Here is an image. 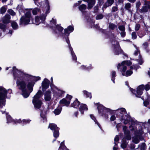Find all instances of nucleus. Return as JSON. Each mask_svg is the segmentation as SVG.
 <instances>
[{
	"label": "nucleus",
	"instance_id": "obj_35",
	"mask_svg": "<svg viewBox=\"0 0 150 150\" xmlns=\"http://www.w3.org/2000/svg\"><path fill=\"white\" fill-rule=\"evenodd\" d=\"M109 27L112 30H114L117 27V26L114 24L110 23L109 25Z\"/></svg>",
	"mask_w": 150,
	"mask_h": 150
},
{
	"label": "nucleus",
	"instance_id": "obj_29",
	"mask_svg": "<svg viewBox=\"0 0 150 150\" xmlns=\"http://www.w3.org/2000/svg\"><path fill=\"white\" fill-rule=\"evenodd\" d=\"M34 83L33 82H29L28 85V87L30 91V92L32 91L33 90V87L34 85Z\"/></svg>",
	"mask_w": 150,
	"mask_h": 150
},
{
	"label": "nucleus",
	"instance_id": "obj_12",
	"mask_svg": "<svg viewBox=\"0 0 150 150\" xmlns=\"http://www.w3.org/2000/svg\"><path fill=\"white\" fill-rule=\"evenodd\" d=\"M48 127H50L52 130H54L53 133V135L54 137L57 138L59 137V129L56 125L54 124H50Z\"/></svg>",
	"mask_w": 150,
	"mask_h": 150
},
{
	"label": "nucleus",
	"instance_id": "obj_58",
	"mask_svg": "<svg viewBox=\"0 0 150 150\" xmlns=\"http://www.w3.org/2000/svg\"><path fill=\"white\" fill-rule=\"evenodd\" d=\"M119 137L117 136H116L114 139V141L115 142H117L119 140Z\"/></svg>",
	"mask_w": 150,
	"mask_h": 150
},
{
	"label": "nucleus",
	"instance_id": "obj_22",
	"mask_svg": "<svg viewBox=\"0 0 150 150\" xmlns=\"http://www.w3.org/2000/svg\"><path fill=\"white\" fill-rule=\"evenodd\" d=\"M10 16L9 15H6L2 19L3 23L7 24L10 22Z\"/></svg>",
	"mask_w": 150,
	"mask_h": 150
},
{
	"label": "nucleus",
	"instance_id": "obj_64",
	"mask_svg": "<svg viewBox=\"0 0 150 150\" xmlns=\"http://www.w3.org/2000/svg\"><path fill=\"white\" fill-rule=\"evenodd\" d=\"M113 150H117V148L114 146L113 148Z\"/></svg>",
	"mask_w": 150,
	"mask_h": 150
},
{
	"label": "nucleus",
	"instance_id": "obj_55",
	"mask_svg": "<svg viewBox=\"0 0 150 150\" xmlns=\"http://www.w3.org/2000/svg\"><path fill=\"white\" fill-rule=\"evenodd\" d=\"M121 36L123 37H124L126 35V33L124 31H122L120 33Z\"/></svg>",
	"mask_w": 150,
	"mask_h": 150
},
{
	"label": "nucleus",
	"instance_id": "obj_34",
	"mask_svg": "<svg viewBox=\"0 0 150 150\" xmlns=\"http://www.w3.org/2000/svg\"><path fill=\"white\" fill-rule=\"evenodd\" d=\"M83 92L84 95H85L87 97H89L90 98H91V93H88L85 91H83Z\"/></svg>",
	"mask_w": 150,
	"mask_h": 150
},
{
	"label": "nucleus",
	"instance_id": "obj_40",
	"mask_svg": "<svg viewBox=\"0 0 150 150\" xmlns=\"http://www.w3.org/2000/svg\"><path fill=\"white\" fill-rule=\"evenodd\" d=\"M150 88V82H149L147 83V84L145 86H144V89L146 91L149 90Z\"/></svg>",
	"mask_w": 150,
	"mask_h": 150
},
{
	"label": "nucleus",
	"instance_id": "obj_44",
	"mask_svg": "<svg viewBox=\"0 0 150 150\" xmlns=\"http://www.w3.org/2000/svg\"><path fill=\"white\" fill-rule=\"evenodd\" d=\"M132 38L134 39H136L137 38V35L135 32H133L132 34Z\"/></svg>",
	"mask_w": 150,
	"mask_h": 150
},
{
	"label": "nucleus",
	"instance_id": "obj_60",
	"mask_svg": "<svg viewBox=\"0 0 150 150\" xmlns=\"http://www.w3.org/2000/svg\"><path fill=\"white\" fill-rule=\"evenodd\" d=\"M21 122V120L20 119L18 120H17L15 121V123H20V122Z\"/></svg>",
	"mask_w": 150,
	"mask_h": 150
},
{
	"label": "nucleus",
	"instance_id": "obj_13",
	"mask_svg": "<svg viewBox=\"0 0 150 150\" xmlns=\"http://www.w3.org/2000/svg\"><path fill=\"white\" fill-rule=\"evenodd\" d=\"M50 23L51 27H55L56 29L60 31H62L63 29V28L62 27L59 25H56V21L55 20L52 19Z\"/></svg>",
	"mask_w": 150,
	"mask_h": 150
},
{
	"label": "nucleus",
	"instance_id": "obj_7",
	"mask_svg": "<svg viewBox=\"0 0 150 150\" xmlns=\"http://www.w3.org/2000/svg\"><path fill=\"white\" fill-rule=\"evenodd\" d=\"M7 92L5 89L2 86H0V107L5 105V100L6 98Z\"/></svg>",
	"mask_w": 150,
	"mask_h": 150
},
{
	"label": "nucleus",
	"instance_id": "obj_61",
	"mask_svg": "<svg viewBox=\"0 0 150 150\" xmlns=\"http://www.w3.org/2000/svg\"><path fill=\"white\" fill-rule=\"evenodd\" d=\"M135 147V145L134 144L132 145L131 146V148L132 149H134Z\"/></svg>",
	"mask_w": 150,
	"mask_h": 150
},
{
	"label": "nucleus",
	"instance_id": "obj_10",
	"mask_svg": "<svg viewBox=\"0 0 150 150\" xmlns=\"http://www.w3.org/2000/svg\"><path fill=\"white\" fill-rule=\"evenodd\" d=\"M98 108L99 113H101L102 112H103V113L102 115L103 117L106 119L108 118V114L105 113V112L106 111H109V109L105 107L103 105H99L98 107Z\"/></svg>",
	"mask_w": 150,
	"mask_h": 150
},
{
	"label": "nucleus",
	"instance_id": "obj_9",
	"mask_svg": "<svg viewBox=\"0 0 150 150\" xmlns=\"http://www.w3.org/2000/svg\"><path fill=\"white\" fill-rule=\"evenodd\" d=\"M72 98V96L67 95L65 98H64L60 100L59 103L63 106L65 105L68 106L70 103V100Z\"/></svg>",
	"mask_w": 150,
	"mask_h": 150
},
{
	"label": "nucleus",
	"instance_id": "obj_36",
	"mask_svg": "<svg viewBox=\"0 0 150 150\" xmlns=\"http://www.w3.org/2000/svg\"><path fill=\"white\" fill-rule=\"evenodd\" d=\"M7 8L5 6H3L0 9V12L1 13H4L6 11Z\"/></svg>",
	"mask_w": 150,
	"mask_h": 150
},
{
	"label": "nucleus",
	"instance_id": "obj_18",
	"mask_svg": "<svg viewBox=\"0 0 150 150\" xmlns=\"http://www.w3.org/2000/svg\"><path fill=\"white\" fill-rule=\"evenodd\" d=\"M127 127L125 126L123 127V129L125 135L126 139L128 140H129L131 139V136L129 134V130L127 129Z\"/></svg>",
	"mask_w": 150,
	"mask_h": 150
},
{
	"label": "nucleus",
	"instance_id": "obj_48",
	"mask_svg": "<svg viewBox=\"0 0 150 150\" xmlns=\"http://www.w3.org/2000/svg\"><path fill=\"white\" fill-rule=\"evenodd\" d=\"M117 6L113 7L112 9V12H114L117 11Z\"/></svg>",
	"mask_w": 150,
	"mask_h": 150
},
{
	"label": "nucleus",
	"instance_id": "obj_15",
	"mask_svg": "<svg viewBox=\"0 0 150 150\" xmlns=\"http://www.w3.org/2000/svg\"><path fill=\"white\" fill-rule=\"evenodd\" d=\"M50 82L46 78L44 79L42 83V89L43 91L46 90L49 87Z\"/></svg>",
	"mask_w": 150,
	"mask_h": 150
},
{
	"label": "nucleus",
	"instance_id": "obj_8",
	"mask_svg": "<svg viewBox=\"0 0 150 150\" xmlns=\"http://www.w3.org/2000/svg\"><path fill=\"white\" fill-rule=\"evenodd\" d=\"M112 44L114 46L115 48V54L116 55H118L120 54H122L126 56L122 50L121 49L118 42L117 41H112Z\"/></svg>",
	"mask_w": 150,
	"mask_h": 150
},
{
	"label": "nucleus",
	"instance_id": "obj_41",
	"mask_svg": "<svg viewBox=\"0 0 150 150\" xmlns=\"http://www.w3.org/2000/svg\"><path fill=\"white\" fill-rule=\"evenodd\" d=\"M131 4L130 3H128L125 5V8L127 10H129L131 8Z\"/></svg>",
	"mask_w": 150,
	"mask_h": 150
},
{
	"label": "nucleus",
	"instance_id": "obj_51",
	"mask_svg": "<svg viewBox=\"0 0 150 150\" xmlns=\"http://www.w3.org/2000/svg\"><path fill=\"white\" fill-rule=\"evenodd\" d=\"M140 27V25H139L137 24L135 26V30L136 31L138 30Z\"/></svg>",
	"mask_w": 150,
	"mask_h": 150
},
{
	"label": "nucleus",
	"instance_id": "obj_39",
	"mask_svg": "<svg viewBox=\"0 0 150 150\" xmlns=\"http://www.w3.org/2000/svg\"><path fill=\"white\" fill-rule=\"evenodd\" d=\"M116 76V73L115 71H112V81L114 82V83H115L114 82V80H115V77Z\"/></svg>",
	"mask_w": 150,
	"mask_h": 150
},
{
	"label": "nucleus",
	"instance_id": "obj_26",
	"mask_svg": "<svg viewBox=\"0 0 150 150\" xmlns=\"http://www.w3.org/2000/svg\"><path fill=\"white\" fill-rule=\"evenodd\" d=\"M46 114V112L45 110H42L41 111L40 114L41 116L46 121H47V119L45 116Z\"/></svg>",
	"mask_w": 150,
	"mask_h": 150
},
{
	"label": "nucleus",
	"instance_id": "obj_52",
	"mask_svg": "<svg viewBox=\"0 0 150 150\" xmlns=\"http://www.w3.org/2000/svg\"><path fill=\"white\" fill-rule=\"evenodd\" d=\"M30 120H23L22 121V122H23V124H26L27 123H28L30 122Z\"/></svg>",
	"mask_w": 150,
	"mask_h": 150
},
{
	"label": "nucleus",
	"instance_id": "obj_3",
	"mask_svg": "<svg viewBox=\"0 0 150 150\" xmlns=\"http://www.w3.org/2000/svg\"><path fill=\"white\" fill-rule=\"evenodd\" d=\"M42 97V93L39 90L34 96L33 100V103L36 108H39L41 106L42 103L40 98Z\"/></svg>",
	"mask_w": 150,
	"mask_h": 150
},
{
	"label": "nucleus",
	"instance_id": "obj_54",
	"mask_svg": "<svg viewBox=\"0 0 150 150\" xmlns=\"http://www.w3.org/2000/svg\"><path fill=\"white\" fill-rule=\"evenodd\" d=\"M141 3L140 2H138L137 3L136 6L137 9H138L139 8V7Z\"/></svg>",
	"mask_w": 150,
	"mask_h": 150
},
{
	"label": "nucleus",
	"instance_id": "obj_27",
	"mask_svg": "<svg viewBox=\"0 0 150 150\" xmlns=\"http://www.w3.org/2000/svg\"><path fill=\"white\" fill-rule=\"evenodd\" d=\"M32 12L33 14L36 15L40 12V9L38 8H35L32 9Z\"/></svg>",
	"mask_w": 150,
	"mask_h": 150
},
{
	"label": "nucleus",
	"instance_id": "obj_4",
	"mask_svg": "<svg viewBox=\"0 0 150 150\" xmlns=\"http://www.w3.org/2000/svg\"><path fill=\"white\" fill-rule=\"evenodd\" d=\"M46 4V11L45 13L42 14L40 17L36 16L35 18V21L36 25H39L40 23L44 21L45 18V17L47 16V13L50 12L49 5L47 0H45Z\"/></svg>",
	"mask_w": 150,
	"mask_h": 150
},
{
	"label": "nucleus",
	"instance_id": "obj_11",
	"mask_svg": "<svg viewBox=\"0 0 150 150\" xmlns=\"http://www.w3.org/2000/svg\"><path fill=\"white\" fill-rule=\"evenodd\" d=\"M134 59L137 61L141 65L142 64L143 62L138 49H136V50L135 51L134 54Z\"/></svg>",
	"mask_w": 150,
	"mask_h": 150
},
{
	"label": "nucleus",
	"instance_id": "obj_2",
	"mask_svg": "<svg viewBox=\"0 0 150 150\" xmlns=\"http://www.w3.org/2000/svg\"><path fill=\"white\" fill-rule=\"evenodd\" d=\"M131 64V62L129 61H123L121 63L119 64L117 66L118 69H121L122 68L121 71L122 74L123 76H128L131 75L132 73V71L131 70L127 71L125 73V71L127 69L126 65L129 66Z\"/></svg>",
	"mask_w": 150,
	"mask_h": 150
},
{
	"label": "nucleus",
	"instance_id": "obj_47",
	"mask_svg": "<svg viewBox=\"0 0 150 150\" xmlns=\"http://www.w3.org/2000/svg\"><path fill=\"white\" fill-rule=\"evenodd\" d=\"M118 110L120 111V113H125L126 111L125 109L124 108H121L120 109H118Z\"/></svg>",
	"mask_w": 150,
	"mask_h": 150
},
{
	"label": "nucleus",
	"instance_id": "obj_25",
	"mask_svg": "<svg viewBox=\"0 0 150 150\" xmlns=\"http://www.w3.org/2000/svg\"><path fill=\"white\" fill-rule=\"evenodd\" d=\"M64 91L60 89H57L56 91L55 95L58 97H60L62 96V95L64 93Z\"/></svg>",
	"mask_w": 150,
	"mask_h": 150
},
{
	"label": "nucleus",
	"instance_id": "obj_28",
	"mask_svg": "<svg viewBox=\"0 0 150 150\" xmlns=\"http://www.w3.org/2000/svg\"><path fill=\"white\" fill-rule=\"evenodd\" d=\"M114 2V0H107V2L106 3L104 6L105 8L111 6Z\"/></svg>",
	"mask_w": 150,
	"mask_h": 150
},
{
	"label": "nucleus",
	"instance_id": "obj_37",
	"mask_svg": "<svg viewBox=\"0 0 150 150\" xmlns=\"http://www.w3.org/2000/svg\"><path fill=\"white\" fill-rule=\"evenodd\" d=\"M11 25L14 29H16L18 28V25L15 22H13L11 23Z\"/></svg>",
	"mask_w": 150,
	"mask_h": 150
},
{
	"label": "nucleus",
	"instance_id": "obj_53",
	"mask_svg": "<svg viewBox=\"0 0 150 150\" xmlns=\"http://www.w3.org/2000/svg\"><path fill=\"white\" fill-rule=\"evenodd\" d=\"M116 119L114 115H112L110 117V120L111 121H113L114 120Z\"/></svg>",
	"mask_w": 150,
	"mask_h": 150
},
{
	"label": "nucleus",
	"instance_id": "obj_6",
	"mask_svg": "<svg viewBox=\"0 0 150 150\" xmlns=\"http://www.w3.org/2000/svg\"><path fill=\"white\" fill-rule=\"evenodd\" d=\"M32 19L30 11H28L21 18L20 24L25 25L28 24L30 20Z\"/></svg>",
	"mask_w": 150,
	"mask_h": 150
},
{
	"label": "nucleus",
	"instance_id": "obj_56",
	"mask_svg": "<svg viewBox=\"0 0 150 150\" xmlns=\"http://www.w3.org/2000/svg\"><path fill=\"white\" fill-rule=\"evenodd\" d=\"M143 46L144 48H146L147 47V46H148V43L146 42L144 43L143 45Z\"/></svg>",
	"mask_w": 150,
	"mask_h": 150
},
{
	"label": "nucleus",
	"instance_id": "obj_57",
	"mask_svg": "<svg viewBox=\"0 0 150 150\" xmlns=\"http://www.w3.org/2000/svg\"><path fill=\"white\" fill-rule=\"evenodd\" d=\"M144 104L145 106H147L149 104V103L147 101H145L144 102Z\"/></svg>",
	"mask_w": 150,
	"mask_h": 150
},
{
	"label": "nucleus",
	"instance_id": "obj_42",
	"mask_svg": "<svg viewBox=\"0 0 150 150\" xmlns=\"http://www.w3.org/2000/svg\"><path fill=\"white\" fill-rule=\"evenodd\" d=\"M103 15L102 14H100L98 15L96 17L97 20H99L102 19L103 18Z\"/></svg>",
	"mask_w": 150,
	"mask_h": 150
},
{
	"label": "nucleus",
	"instance_id": "obj_16",
	"mask_svg": "<svg viewBox=\"0 0 150 150\" xmlns=\"http://www.w3.org/2000/svg\"><path fill=\"white\" fill-rule=\"evenodd\" d=\"M66 40L68 44L69 47L70 51H71V54L72 56L73 59L74 60H76L77 59L75 55V54L74 53V52L73 51L72 47L71 46V45L69 42V39L68 38L66 39Z\"/></svg>",
	"mask_w": 150,
	"mask_h": 150
},
{
	"label": "nucleus",
	"instance_id": "obj_1",
	"mask_svg": "<svg viewBox=\"0 0 150 150\" xmlns=\"http://www.w3.org/2000/svg\"><path fill=\"white\" fill-rule=\"evenodd\" d=\"M13 74L15 79H17L16 83L19 88L21 90L22 95L24 98H27L29 93L26 92V84L24 81L22 80L24 75L23 73L18 70L15 67H13Z\"/></svg>",
	"mask_w": 150,
	"mask_h": 150
},
{
	"label": "nucleus",
	"instance_id": "obj_59",
	"mask_svg": "<svg viewBox=\"0 0 150 150\" xmlns=\"http://www.w3.org/2000/svg\"><path fill=\"white\" fill-rule=\"evenodd\" d=\"M81 1H78V2L77 3H76L74 5V6H77L78 5H79V4H80V3H81Z\"/></svg>",
	"mask_w": 150,
	"mask_h": 150
},
{
	"label": "nucleus",
	"instance_id": "obj_46",
	"mask_svg": "<svg viewBox=\"0 0 150 150\" xmlns=\"http://www.w3.org/2000/svg\"><path fill=\"white\" fill-rule=\"evenodd\" d=\"M64 142H62L60 144V146L59 149L58 150H62V148L63 146H64Z\"/></svg>",
	"mask_w": 150,
	"mask_h": 150
},
{
	"label": "nucleus",
	"instance_id": "obj_23",
	"mask_svg": "<svg viewBox=\"0 0 150 150\" xmlns=\"http://www.w3.org/2000/svg\"><path fill=\"white\" fill-rule=\"evenodd\" d=\"M88 109L87 108V106L84 104H82L80 105L79 108V111L82 114L83 113L84 111V110H88Z\"/></svg>",
	"mask_w": 150,
	"mask_h": 150
},
{
	"label": "nucleus",
	"instance_id": "obj_5",
	"mask_svg": "<svg viewBox=\"0 0 150 150\" xmlns=\"http://www.w3.org/2000/svg\"><path fill=\"white\" fill-rule=\"evenodd\" d=\"M129 129L131 131H134L136 135V136L132 138L133 142L136 144L138 143L139 141V139L140 137V136L142 134V131H140L139 132H138V131L137 130V128L132 125L129 126Z\"/></svg>",
	"mask_w": 150,
	"mask_h": 150
},
{
	"label": "nucleus",
	"instance_id": "obj_20",
	"mask_svg": "<svg viewBox=\"0 0 150 150\" xmlns=\"http://www.w3.org/2000/svg\"><path fill=\"white\" fill-rule=\"evenodd\" d=\"M74 28L71 26L68 27L67 29L64 30L65 34L67 36H69L70 32H72L74 30Z\"/></svg>",
	"mask_w": 150,
	"mask_h": 150
},
{
	"label": "nucleus",
	"instance_id": "obj_32",
	"mask_svg": "<svg viewBox=\"0 0 150 150\" xmlns=\"http://www.w3.org/2000/svg\"><path fill=\"white\" fill-rule=\"evenodd\" d=\"M90 116L91 118L94 120L95 123L97 124L100 128H101L100 124L97 122L95 117L92 115H90Z\"/></svg>",
	"mask_w": 150,
	"mask_h": 150
},
{
	"label": "nucleus",
	"instance_id": "obj_43",
	"mask_svg": "<svg viewBox=\"0 0 150 150\" xmlns=\"http://www.w3.org/2000/svg\"><path fill=\"white\" fill-rule=\"evenodd\" d=\"M118 28L121 31H124L125 30V27L124 25H120L118 27Z\"/></svg>",
	"mask_w": 150,
	"mask_h": 150
},
{
	"label": "nucleus",
	"instance_id": "obj_19",
	"mask_svg": "<svg viewBox=\"0 0 150 150\" xmlns=\"http://www.w3.org/2000/svg\"><path fill=\"white\" fill-rule=\"evenodd\" d=\"M51 92L50 91H46L44 93V98L46 101H49L51 98Z\"/></svg>",
	"mask_w": 150,
	"mask_h": 150
},
{
	"label": "nucleus",
	"instance_id": "obj_30",
	"mask_svg": "<svg viewBox=\"0 0 150 150\" xmlns=\"http://www.w3.org/2000/svg\"><path fill=\"white\" fill-rule=\"evenodd\" d=\"M62 108L60 107H58L54 111V113L56 115H58L60 114Z\"/></svg>",
	"mask_w": 150,
	"mask_h": 150
},
{
	"label": "nucleus",
	"instance_id": "obj_14",
	"mask_svg": "<svg viewBox=\"0 0 150 150\" xmlns=\"http://www.w3.org/2000/svg\"><path fill=\"white\" fill-rule=\"evenodd\" d=\"M144 89V86L142 85L139 86L137 88L136 93H135L136 96L139 98L143 93V91Z\"/></svg>",
	"mask_w": 150,
	"mask_h": 150
},
{
	"label": "nucleus",
	"instance_id": "obj_63",
	"mask_svg": "<svg viewBox=\"0 0 150 150\" xmlns=\"http://www.w3.org/2000/svg\"><path fill=\"white\" fill-rule=\"evenodd\" d=\"M136 0H128V1L131 3H134L135 2Z\"/></svg>",
	"mask_w": 150,
	"mask_h": 150
},
{
	"label": "nucleus",
	"instance_id": "obj_21",
	"mask_svg": "<svg viewBox=\"0 0 150 150\" xmlns=\"http://www.w3.org/2000/svg\"><path fill=\"white\" fill-rule=\"evenodd\" d=\"M84 1H87L88 3V8L91 9L95 4V0H83Z\"/></svg>",
	"mask_w": 150,
	"mask_h": 150
},
{
	"label": "nucleus",
	"instance_id": "obj_31",
	"mask_svg": "<svg viewBox=\"0 0 150 150\" xmlns=\"http://www.w3.org/2000/svg\"><path fill=\"white\" fill-rule=\"evenodd\" d=\"M86 8V5L83 4L79 6V10L83 12V11L85 10Z\"/></svg>",
	"mask_w": 150,
	"mask_h": 150
},
{
	"label": "nucleus",
	"instance_id": "obj_50",
	"mask_svg": "<svg viewBox=\"0 0 150 150\" xmlns=\"http://www.w3.org/2000/svg\"><path fill=\"white\" fill-rule=\"evenodd\" d=\"M127 146V143H123L121 145V146L122 148H125Z\"/></svg>",
	"mask_w": 150,
	"mask_h": 150
},
{
	"label": "nucleus",
	"instance_id": "obj_45",
	"mask_svg": "<svg viewBox=\"0 0 150 150\" xmlns=\"http://www.w3.org/2000/svg\"><path fill=\"white\" fill-rule=\"evenodd\" d=\"M32 78L35 81H37L39 80H40V77L39 76L38 77H35V76H32Z\"/></svg>",
	"mask_w": 150,
	"mask_h": 150
},
{
	"label": "nucleus",
	"instance_id": "obj_17",
	"mask_svg": "<svg viewBox=\"0 0 150 150\" xmlns=\"http://www.w3.org/2000/svg\"><path fill=\"white\" fill-rule=\"evenodd\" d=\"M144 5L145 6H143L141 9V12H146L149 10H150V4L149 2H147L145 1Z\"/></svg>",
	"mask_w": 150,
	"mask_h": 150
},
{
	"label": "nucleus",
	"instance_id": "obj_33",
	"mask_svg": "<svg viewBox=\"0 0 150 150\" xmlns=\"http://www.w3.org/2000/svg\"><path fill=\"white\" fill-rule=\"evenodd\" d=\"M90 116L91 118L94 120L95 123L97 124L100 128H101L100 124L97 122L95 117L92 115H90Z\"/></svg>",
	"mask_w": 150,
	"mask_h": 150
},
{
	"label": "nucleus",
	"instance_id": "obj_24",
	"mask_svg": "<svg viewBox=\"0 0 150 150\" xmlns=\"http://www.w3.org/2000/svg\"><path fill=\"white\" fill-rule=\"evenodd\" d=\"M80 104V102H79L77 99H76L73 103L71 104V106L75 108H77Z\"/></svg>",
	"mask_w": 150,
	"mask_h": 150
},
{
	"label": "nucleus",
	"instance_id": "obj_62",
	"mask_svg": "<svg viewBox=\"0 0 150 150\" xmlns=\"http://www.w3.org/2000/svg\"><path fill=\"white\" fill-rule=\"evenodd\" d=\"M129 122V121L128 120H125L124 122V123L125 124H127Z\"/></svg>",
	"mask_w": 150,
	"mask_h": 150
},
{
	"label": "nucleus",
	"instance_id": "obj_38",
	"mask_svg": "<svg viewBox=\"0 0 150 150\" xmlns=\"http://www.w3.org/2000/svg\"><path fill=\"white\" fill-rule=\"evenodd\" d=\"M8 12L11 15L14 16L16 14V13L13 11L11 9H8Z\"/></svg>",
	"mask_w": 150,
	"mask_h": 150
},
{
	"label": "nucleus",
	"instance_id": "obj_49",
	"mask_svg": "<svg viewBox=\"0 0 150 150\" xmlns=\"http://www.w3.org/2000/svg\"><path fill=\"white\" fill-rule=\"evenodd\" d=\"M7 120L8 122H11L12 121V119L11 117L10 116H8L7 117Z\"/></svg>",
	"mask_w": 150,
	"mask_h": 150
}]
</instances>
